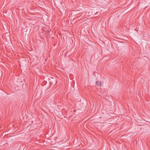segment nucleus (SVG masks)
<instances>
[{"instance_id": "1", "label": "nucleus", "mask_w": 150, "mask_h": 150, "mask_svg": "<svg viewBox=\"0 0 150 150\" xmlns=\"http://www.w3.org/2000/svg\"><path fill=\"white\" fill-rule=\"evenodd\" d=\"M96 83L98 86H102V83L100 81H97L96 82Z\"/></svg>"}]
</instances>
